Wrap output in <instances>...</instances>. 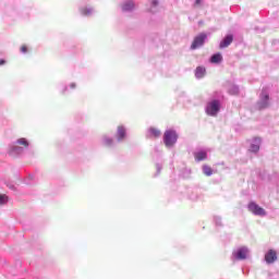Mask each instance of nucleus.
Masks as SVG:
<instances>
[{"label": "nucleus", "mask_w": 279, "mask_h": 279, "mask_svg": "<svg viewBox=\"0 0 279 279\" xmlns=\"http://www.w3.org/2000/svg\"><path fill=\"white\" fill-rule=\"evenodd\" d=\"M178 141V134L175 131H166L163 134V143L166 147H173Z\"/></svg>", "instance_id": "nucleus-1"}, {"label": "nucleus", "mask_w": 279, "mask_h": 279, "mask_svg": "<svg viewBox=\"0 0 279 279\" xmlns=\"http://www.w3.org/2000/svg\"><path fill=\"white\" fill-rule=\"evenodd\" d=\"M219 100H214L207 105L206 113L209 114V117H217V112H219Z\"/></svg>", "instance_id": "nucleus-2"}, {"label": "nucleus", "mask_w": 279, "mask_h": 279, "mask_svg": "<svg viewBox=\"0 0 279 279\" xmlns=\"http://www.w3.org/2000/svg\"><path fill=\"white\" fill-rule=\"evenodd\" d=\"M206 38H208V36L205 33H201L199 35H197L191 45V49H198V47L204 46V43H206Z\"/></svg>", "instance_id": "nucleus-3"}, {"label": "nucleus", "mask_w": 279, "mask_h": 279, "mask_svg": "<svg viewBox=\"0 0 279 279\" xmlns=\"http://www.w3.org/2000/svg\"><path fill=\"white\" fill-rule=\"evenodd\" d=\"M248 210L250 213H253V215H257L259 217H265L267 213L263 209V207L258 206V204L251 202L248 204Z\"/></svg>", "instance_id": "nucleus-4"}, {"label": "nucleus", "mask_w": 279, "mask_h": 279, "mask_svg": "<svg viewBox=\"0 0 279 279\" xmlns=\"http://www.w3.org/2000/svg\"><path fill=\"white\" fill-rule=\"evenodd\" d=\"M265 260L268 265L276 263L278 260V254L274 250H269L265 255Z\"/></svg>", "instance_id": "nucleus-5"}, {"label": "nucleus", "mask_w": 279, "mask_h": 279, "mask_svg": "<svg viewBox=\"0 0 279 279\" xmlns=\"http://www.w3.org/2000/svg\"><path fill=\"white\" fill-rule=\"evenodd\" d=\"M232 40H234V37L232 35H227L220 43V49H226V47H230V45H232Z\"/></svg>", "instance_id": "nucleus-6"}, {"label": "nucleus", "mask_w": 279, "mask_h": 279, "mask_svg": "<svg viewBox=\"0 0 279 279\" xmlns=\"http://www.w3.org/2000/svg\"><path fill=\"white\" fill-rule=\"evenodd\" d=\"M235 258H238V260H245V258H247V248H239Z\"/></svg>", "instance_id": "nucleus-7"}, {"label": "nucleus", "mask_w": 279, "mask_h": 279, "mask_svg": "<svg viewBox=\"0 0 279 279\" xmlns=\"http://www.w3.org/2000/svg\"><path fill=\"white\" fill-rule=\"evenodd\" d=\"M160 130L156 129V128H149L148 129V136L150 138H160Z\"/></svg>", "instance_id": "nucleus-8"}, {"label": "nucleus", "mask_w": 279, "mask_h": 279, "mask_svg": "<svg viewBox=\"0 0 279 279\" xmlns=\"http://www.w3.org/2000/svg\"><path fill=\"white\" fill-rule=\"evenodd\" d=\"M194 158L197 162H202V160H206L208 158V154L206 151H198L194 154Z\"/></svg>", "instance_id": "nucleus-9"}, {"label": "nucleus", "mask_w": 279, "mask_h": 279, "mask_svg": "<svg viewBox=\"0 0 279 279\" xmlns=\"http://www.w3.org/2000/svg\"><path fill=\"white\" fill-rule=\"evenodd\" d=\"M204 75H206V68L204 66H198L195 70V76L201 80V77H204Z\"/></svg>", "instance_id": "nucleus-10"}, {"label": "nucleus", "mask_w": 279, "mask_h": 279, "mask_svg": "<svg viewBox=\"0 0 279 279\" xmlns=\"http://www.w3.org/2000/svg\"><path fill=\"white\" fill-rule=\"evenodd\" d=\"M122 10H123V12H130V11L134 10V2H132V1H126V2L122 5Z\"/></svg>", "instance_id": "nucleus-11"}, {"label": "nucleus", "mask_w": 279, "mask_h": 279, "mask_svg": "<svg viewBox=\"0 0 279 279\" xmlns=\"http://www.w3.org/2000/svg\"><path fill=\"white\" fill-rule=\"evenodd\" d=\"M117 137L118 141H123V138H125V128L118 126Z\"/></svg>", "instance_id": "nucleus-12"}, {"label": "nucleus", "mask_w": 279, "mask_h": 279, "mask_svg": "<svg viewBox=\"0 0 279 279\" xmlns=\"http://www.w3.org/2000/svg\"><path fill=\"white\" fill-rule=\"evenodd\" d=\"M223 60V57L221 56V53H216L211 57L210 62H213V64H219V62H221Z\"/></svg>", "instance_id": "nucleus-13"}, {"label": "nucleus", "mask_w": 279, "mask_h": 279, "mask_svg": "<svg viewBox=\"0 0 279 279\" xmlns=\"http://www.w3.org/2000/svg\"><path fill=\"white\" fill-rule=\"evenodd\" d=\"M203 172L205 175L210 177V175H213V168H210V166L205 165V166H203Z\"/></svg>", "instance_id": "nucleus-14"}, {"label": "nucleus", "mask_w": 279, "mask_h": 279, "mask_svg": "<svg viewBox=\"0 0 279 279\" xmlns=\"http://www.w3.org/2000/svg\"><path fill=\"white\" fill-rule=\"evenodd\" d=\"M17 145H23L24 147H29V142H27L25 138L17 140Z\"/></svg>", "instance_id": "nucleus-15"}, {"label": "nucleus", "mask_w": 279, "mask_h": 279, "mask_svg": "<svg viewBox=\"0 0 279 279\" xmlns=\"http://www.w3.org/2000/svg\"><path fill=\"white\" fill-rule=\"evenodd\" d=\"M8 195L0 194V206H3L8 202Z\"/></svg>", "instance_id": "nucleus-16"}, {"label": "nucleus", "mask_w": 279, "mask_h": 279, "mask_svg": "<svg viewBox=\"0 0 279 279\" xmlns=\"http://www.w3.org/2000/svg\"><path fill=\"white\" fill-rule=\"evenodd\" d=\"M263 99L264 101H266L263 108H267L268 106L267 101H269V94H263Z\"/></svg>", "instance_id": "nucleus-17"}, {"label": "nucleus", "mask_w": 279, "mask_h": 279, "mask_svg": "<svg viewBox=\"0 0 279 279\" xmlns=\"http://www.w3.org/2000/svg\"><path fill=\"white\" fill-rule=\"evenodd\" d=\"M105 145H107L108 147H110V145H112V138H110V137H105Z\"/></svg>", "instance_id": "nucleus-18"}, {"label": "nucleus", "mask_w": 279, "mask_h": 279, "mask_svg": "<svg viewBox=\"0 0 279 279\" xmlns=\"http://www.w3.org/2000/svg\"><path fill=\"white\" fill-rule=\"evenodd\" d=\"M258 149H260V146H258V145H256V144H253L252 146H251V150L252 151H258Z\"/></svg>", "instance_id": "nucleus-19"}, {"label": "nucleus", "mask_w": 279, "mask_h": 279, "mask_svg": "<svg viewBox=\"0 0 279 279\" xmlns=\"http://www.w3.org/2000/svg\"><path fill=\"white\" fill-rule=\"evenodd\" d=\"M82 14H84L85 16H88V14H90V10L89 9H82Z\"/></svg>", "instance_id": "nucleus-20"}, {"label": "nucleus", "mask_w": 279, "mask_h": 279, "mask_svg": "<svg viewBox=\"0 0 279 279\" xmlns=\"http://www.w3.org/2000/svg\"><path fill=\"white\" fill-rule=\"evenodd\" d=\"M21 51H22V53H27V46H26V45H23V46L21 47Z\"/></svg>", "instance_id": "nucleus-21"}, {"label": "nucleus", "mask_w": 279, "mask_h": 279, "mask_svg": "<svg viewBox=\"0 0 279 279\" xmlns=\"http://www.w3.org/2000/svg\"><path fill=\"white\" fill-rule=\"evenodd\" d=\"M231 95H239V88H234V92Z\"/></svg>", "instance_id": "nucleus-22"}, {"label": "nucleus", "mask_w": 279, "mask_h": 279, "mask_svg": "<svg viewBox=\"0 0 279 279\" xmlns=\"http://www.w3.org/2000/svg\"><path fill=\"white\" fill-rule=\"evenodd\" d=\"M3 64H5V60L0 59V66H3Z\"/></svg>", "instance_id": "nucleus-23"}, {"label": "nucleus", "mask_w": 279, "mask_h": 279, "mask_svg": "<svg viewBox=\"0 0 279 279\" xmlns=\"http://www.w3.org/2000/svg\"><path fill=\"white\" fill-rule=\"evenodd\" d=\"M153 5H158V1H153Z\"/></svg>", "instance_id": "nucleus-24"}, {"label": "nucleus", "mask_w": 279, "mask_h": 279, "mask_svg": "<svg viewBox=\"0 0 279 279\" xmlns=\"http://www.w3.org/2000/svg\"><path fill=\"white\" fill-rule=\"evenodd\" d=\"M70 86L71 88H75V83H72Z\"/></svg>", "instance_id": "nucleus-25"}, {"label": "nucleus", "mask_w": 279, "mask_h": 279, "mask_svg": "<svg viewBox=\"0 0 279 279\" xmlns=\"http://www.w3.org/2000/svg\"><path fill=\"white\" fill-rule=\"evenodd\" d=\"M196 3H199V0H196Z\"/></svg>", "instance_id": "nucleus-26"}]
</instances>
